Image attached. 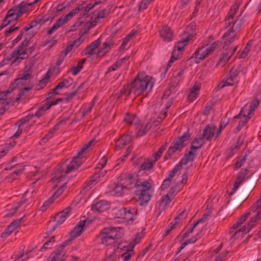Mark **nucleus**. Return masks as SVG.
<instances>
[{"mask_svg": "<svg viewBox=\"0 0 261 261\" xmlns=\"http://www.w3.org/2000/svg\"><path fill=\"white\" fill-rule=\"evenodd\" d=\"M153 85L151 76L147 75L145 72H141L138 73L130 85L124 86L121 90V94L125 96L126 98L130 97L133 94L135 96H138L147 90L150 91Z\"/></svg>", "mask_w": 261, "mask_h": 261, "instance_id": "nucleus-1", "label": "nucleus"}, {"mask_svg": "<svg viewBox=\"0 0 261 261\" xmlns=\"http://www.w3.org/2000/svg\"><path fill=\"white\" fill-rule=\"evenodd\" d=\"M94 141L91 140L88 143L85 144L81 149L80 151L77 153L76 156H74L71 161L70 162L69 164L62 163L59 164L57 167V170L58 172H61L60 175L57 177V179L59 181L61 179L63 176H65L66 174L72 172V171L75 170L82 164V159L83 157L82 154L90 147L93 143ZM59 173H58V174Z\"/></svg>", "mask_w": 261, "mask_h": 261, "instance_id": "nucleus-2", "label": "nucleus"}, {"mask_svg": "<svg viewBox=\"0 0 261 261\" xmlns=\"http://www.w3.org/2000/svg\"><path fill=\"white\" fill-rule=\"evenodd\" d=\"M135 193L138 197V202L140 205L147 203L151 198L153 191V182L151 179L137 180L135 183Z\"/></svg>", "mask_w": 261, "mask_h": 261, "instance_id": "nucleus-3", "label": "nucleus"}, {"mask_svg": "<svg viewBox=\"0 0 261 261\" xmlns=\"http://www.w3.org/2000/svg\"><path fill=\"white\" fill-rule=\"evenodd\" d=\"M259 104L257 100H254L249 106L246 105L242 108L238 115L233 117V120H239L237 129L239 132L247 124L250 118V115L253 114Z\"/></svg>", "mask_w": 261, "mask_h": 261, "instance_id": "nucleus-4", "label": "nucleus"}, {"mask_svg": "<svg viewBox=\"0 0 261 261\" xmlns=\"http://www.w3.org/2000/svg\"><path fill=\"white\" fill-rule=\"evenodd\" d=\"M120 227L104 228L100 231V238L102 244L106 246L114 244L121 237Z\"/></svg>", "mask_w": 261, "mask_h": 261, "instance_id": "nucleus-5", "label": "nucleus"}, {"mask_svg": "<svg viewBox=\"0 0 261 261\" xmlns=\"http://www.w3.org/2000/svg\"><path fill=\"white\" fill-rule=\"evenodd\" d=\"M30 4L21 2L19 5L13 7L8 12L7 15L0 27V30L4 27L10 23L11 22L18 19L23 14L27 12Z\"/></svg>", "mask_w": 261, "mask_h": 261, "instance_id": "nucleus-6", "label": "nucleus"}, {"mask_svg": "<svg viewBox=\"0 0 261 261\" xmlns=\"http://www.w3.org/2000/svg\"><path fill=\"white\" fill-rule=\"evenodd\" d=\"M243 22L241 19H237L233 25L229 27L222 36L224 47H228L235 40L239 39V33L241 30Z\"/></svg>", "mask_w": 261, "mask_h": 261, "instance_id": "nucleus-7", "label": "nucleus"}, {"mask_svg": "<svg viewBox=\"0 0 261 261\" xmlns=\"http://www.w3.org/2000/svg\"><path fill=\"white\" fill-rule=\"evenodd\" d=\"M195 35V25L191 23L186 28L181 35V40L177 42L173 51H176V53H182L184 47L188 44L189 41L193 38Z\"/></svg>", "mask_w": 261, "mask_h": 261, "instance_id": "nucleus-8", "label": "nucleus"}, {"mask_svg": "<svg viewBox=\"0 0 261 261\" xmlns=\"http://www.w3.org/2000/svg\"><path fill=\"white\" fill-rule=\"evenodd\" d=\"M221 45V42L219 41H215L211 45L206 46L204 49L203 48H197L194 53L193 54L192 58H195V62L199 63L200 61H203L206 58L210 55L212 54L215 50L218 48Z\"/></svg>", "mask_w": 261, "mask_h": 261, "instance_id": "nucleus-9", "label": "nucleus"}, {"mask_svg": "<svg viewBox=\"0 0 261 261\" xmlns=\"http://www.w3.org/2000/svg\"><path fill=\"white\" fill-rule=\"evenodd\" d=\"M251 212L253 215L247 226H244L240 229L237 230L234 233L235 235L241 232H243L242 236L246 234L261 219V206L253 204L252 206Z\"/></svg>", "mask_w": 261, "mask_h": 261, "instance_id": "nucleus-10", "label": "nucleus"}, {"mask_svg": "<svg viewBox=\"0 0 261 261\" xmlns=\"http://www.w3.org/2000/svg\"><path fill=\"white\" fill-rule=\"evenodd\" d=\"M188 139V134L186 132L184 133L181 137L176 138L168 148L166 153L165 158H167V156L170 157L174 153L181 151L182 149L185 146L184 142L187 141Z\"/></svg>", "mask_w": 261, "mask_h": 261, "instance_id": "nucleus-11", "label": "nucleus"}, {"mask_svg": "<svg viewBox=\"0 0 261 261\" xmlns=\"http://www.w3.org/2000/svg\"><path fill=\"white\" fill-rule=\"evenodd\" d=\"M80 10V9L79 7H76L75 8L72 10L70 12H69L65 16H62L58 20H57L55 23L53 24V25L48 30L47 32V35H51L54 32L56 31L60 27H62L64 24L67 23L69 20H70L74 15H75L77 13H79Z\"/></svg>", "mask_w": 261, "mask_h": 261, "instance_id": "nucleus-12", "label": "nucleus"}, {"mask_svg": "<svg viewBox=\"0 0 261 261\" xmlns=\"http://www.w3.org/2000/svg\"><path fill=\"white\" fill-rule=\"evenodd\" d=\"M137 213L135 207H123L118 210L116 213V216L118 218L122 219L125 222L132 223Z\"/></svg>", "mask_w": 261, "mask_h": 261, "instance_id": "nucleus-13", "label": "nucleus"}, {"mask_svg": "<svg viewBox=\"0 0 261 261\" xmlns=\"http://www.w3.org/2000/svg\"><path fill=\"white\" fill-rule=\"evenodd\" d=\"M30 40L25 38L22 42L11 53L10 56L11 58H14L13 60L12 64L17 65L22 60L28 58L27 56L21 55V51L26 47L29 42Z\"/></svg>", "mask_w": 261, "mask_h": 261, "instance_id": "nucleus-14", "label": "nucleus"}, {"mask_svg": "<svg viewBox=\"0 0 261 261\" xmlns=\"http://www.w3.org/2000/svg\"><path fill=\"white\" fill-rule=\"evenodd\" d=\"M174 192V190L172 188L169 192L165 195L163 196L161 198L160 200L157 202L156 207L159 211V215L167 208L172 201V200L174 197V196H173Z\"/></svg>", "mask_w": 261, "mask_h": 261, "instance_id": "nucleus-15", "label": "nucleus"}, {"mask_svg": "<svg viewBox=\"0 0 261 261\" xmlns=\"http://www.w3.org/2000/svg\"><path fill=\"white\" fill-rule=\"evenodd\" d=\"M62 101L63 99L61 98H58L54 100L50 98L47 99V101L37 109L35 114H33L34 117L36 116L37 118H40L44 115L45 112L49 110L53 106L57 105Z\"/></svg>", "mask_w": 261, "mask_h": 261, "instance_id": "nucleus-16", "label": "nucleus"}, {"mask_svg": "<svg viewBox=\"0 0 261 261\" xmlns=\"http://www.w3.org/2000/svg\"><path fill=\"white\" fill-rule=\"evenodd\" d=\"M240 4L238 2H236L231 7L227 16L224 20V28L227 29L231 25H233L237 19L234 20V16L236 14L237 11L239 9Z\"/></svg>", "mask_w": 261, "mask_h": 261, "instance_id": "nucleus-17", "label": "nucleus"}, {"mask_svg": "<svg viewBox=\"0 0 261 261\" xmlns=\"http://www.w3.org/2000/svg\"><path fill=\"white\" fill-rule=\"evenodd\" d=\"M67 243H64L61 244L53 253L50 255L51 261H64L65 259V251L64 247Z\"/></svg>", "mask_w": 261, "mask_h": 261, "instance_id": "nucleus-18", "label": "nucleus"}, {"mask_svg": "<svg viewBox=\"0 0 261 261\" xmlns=\"http://www.w3.org/2000/svg\"><path fill=\"white\" fill-rule=\"evenodd\" d=\"M66 182H65L63 186H61L46 201H45L43 205L41 207V210L44 211L53 203L55 199L60 196L66 188Z\"/></svg>", "mask_w": 261, "mask_h": 261, "instance_id": "nucleus-19", "label": "nucleus"}, {"mask_svg": "<svg viewBox=\"0 0 261 261\" xmlns=\"http://www.w3.org/2000/svg\"><path fill=\"white\" fill-rule=\"evenodd\" d=\"M70 211V207H67L57 215L56 217V223L53 226L52 228H50L49 230L50 233L54 231L59 225L62 224L65 221Z\"/></svg>", "mask_w": 261, "mask_h": 261, "instance_id": "nucleus-20", "label": "nucleus"}, {"mask_svg": "<svg viewBox=\"0 0 261 261\" xmlns=\"http://www.w3.org/2000/svg\"><path fill=\"white\" fill-rule=\"evenodd\" d=\"M217 127L213 124H208L203 130L202 137L205 141H211L216 137Z\"/></svg>", "mask_w": 261, "mask_h": 261, "instance_id": "nucleus-21", "label": "nucleus"}, {"mask_svg": "<svg viewBox=\"0 0 261 261\" xmlns=\"http://www.w3.org/2000/svg\"><path fill=\"white\" fill-rule=\"evenodd\" d=\"M98 171L97 172L95 173L91 177L89 181L86 183V185L84 186V189H86V190H89L91 188V186L95 185L98 181L99 180L100 177H104L107 172V170H102V169H98Z\"/></svg>", "mask_w": 261, "mask_h": 261, "instance_id": "nucleus-22", "label": "nucleus"}, {"mask_svg": "<svg viewBox=\"0 0 261 261\" xmlns=\"http://www.w3.org/2000/svg\"><path fill=\"white\" fill-rule=\"evenodd\" d=\"M114 41L111 36L108 37L102 43L100 49L97 53V56L100 57L106 55L113 46Z\"/></svg>", "mask_w": 261, "mask_h": 261, "instance_id": "nucleus-23", "label": "nucleus"}, {"mask_svg": "<svg viewBox=\"0 0 261 261\" xmlns=\"http://www.w3.org/2000/svg\"><path fill=\"white\" fill-rule=\"evenodd\" d=\"M160 37L165 41L170 42L173 40V32L168 25H163L159 31Z\"/></svg>", "mask_w": 261, "mask_h": 261, "instance_id": "nucleus-24", "label": "nucleus"}, {"mask_svg": "<svg viewBox=\"0 0 261 261\" xmlns=\"http://www.w3.org/2000/svg\"><path fill=\"white\" fill-rule=\"evenodd\" d=\"M73 80L68 77L66 79H64L62 81L59 83V84L51 90V92L49 93L48 95H50L49 98L51 97L53 95H57L59 93L57 92V90H60L63 88H68L72 83Z\"/></svg>", "mask_w": 261, "mask_h": 261, "instance_id": "nucleus-25", "label": "nucleus"}, {"mask_svg": "<svg viewBox=\"0 0 261 261\" xmlns=\"http://www.w3.org/2000/svg\"><path fill=\"white\" fill-rule=\"evenodd\" d=\"M130 56L127 55L124 58L117 60L108 69L107 72L116 70L123 65L127 66L129 64V59Z\"/></svg>", "mask_w": 261, "mask_h": 261, "instance_id": "nucleus-26", "label": "nucleus"}, {"mask_svg": "<svg viewBox=\"0 0 261 261\" xmlns=\"http://www.w3.org/2000/svg\"><path fill=\"white\" fill-rule=\"evenodd\" d=\"M110 207V204L107 201L101 200L93 203L91 206V210L94 212L101 213L109 209Z\"/></svg>", "mask_w": 261, "mask_h": 261, "instance_id": "nucleus-27", "label": "nucleus"}, {"mask_svg": "<svg viewBox=\"0 0 261 261\" xmlns=\"http://www.w3.org/2000/svg\"><path fill=\"white\" fill-rule=\"evenodd\" d=\"M123 121L128 125H133L136 128L140 126L138 118L134 114L126 113L123 119Z\"/></svg>", "mask_w": 261, "mask_h": 261, "instance_id": "nucleus-28", "label": "nucleus"}, {"mask_svg": "<svg viewBox=\"0 0 261 261\" xmlns=\"http://www.w3.org/2000/svg\"><path fill=\"white\" fill-rule=\"evenodd\" d=\"M136 177L132 174H127L125 177L121 180V182L126 189H132L134 187L135 183L137 181Z\"/></svg>", "mask_w": 261, "mask_h": 261, "instance_id": "nucleus-29", "label": "nucleus"}, {"mask_svg": "<svg viewBox=\"0 0 261 261\" xmlns=\"http://www.w3.org/2000/svg\"><path fill=\"white\" fill-rule=\"evenodd\" d=\"M86 220H81L74 227L73 230L71 232V237L77 238L79 237L84 230Z\"/></svg>", "mask_w": 261, "mask_h": 261, "instance_id": "nucleus-30", "label": "nucleus"}, {"mask_svg": "<svg viewBox=\"0 0 261 261\" xmlns=\"http://www.w3.org/2000/svg\"><path fill=\"white\" fill-rule=\"evenodd\" d=\"M132 140V136L126 134L122 135L120 138L116 142V148L117 149H121L123 148L125 145L129 143Z\"/></svg>", "mask_w": 261, "mask_h": 261, "instance_id": "nucleus-31", "label": "nucleus"}, {"mask_svg": "<svg viewBox=\"0 0 261 261\" xmlns=\"http://www.w3.org/2000/svg\"><path fill=\"white\" fill-rule=\"evenodd\" d=\"M155 159L152 156L150 158L146 159L140 166V170L149 171L153 168L156 162Z\"/></svg>", "mask_w": 261, "mask_h": 261, "instance_id": "nucleus-32", "label": "nucleus"}, {"mask_svg": "<svg viewBox=\"0 0 261 261\" xmlns=\"http://www.w3.org/2000/svg\"><path fill=\"white\" fill-rule=\"evenodd\" d=\"M24 170V167L22 165H18L15 170L10 174L7 178L9 181H12L18 178L22 173Z\"/></svg>", "mask_w": 261, "mask_h": 261, "instance_id": "nucleus-33", "label": "nucleus"}, {"mask_svg": "<svg viewBox=\"0 0 261 261\" xmlns=\"http://www.w3.org/2000/svg\"><path fill=\"white\" fill-rule=\"evenodd\" d=\"M196 156V151L194 150H190L188 153L186 154L184 158L179 162L181 165H187L189 162L194 161Z\"/></svg>", "mask_w": 261, "mask_h": 261, "instance_id": "nucleus-34", "label": "nucleus"}, {"mask_svg": "<svg viewBox=\"0 0 261 261\" xmlns=\"http://www.w3.org/2000/svg\"><path fill=\"white\" fill-rule=\"evenodd\" d=\"M200 86L199 84H195L193 87L191 91L188 95V100L190 102H193L196 99L199 95V92Z\"/></svg>", "mask_w": 261, "mask_h": 261, "instance_id": "nucleus-35", "label": "nucleus"}, {"mask_svg": "<svg viewBox=\"0 0 261 261\" xmlns=\"http://www.w3.org/2000/svg\"><path fill=\"white\" fill-rule=\"evenodd\" d=\"M32 73V65H27L23 68V72L19 75L18 80H28L30 78Z\"/></svg>", "mask_w": 261, "mask_h": 261, "instance_id": "nucleus-36", "label": "nucleus"}, {"mask_svg": "<svg viewBox=\"0 0 261 261\" xmlns=\"http://www.w3.org/2000/svg\"><path fill=\"white\" fill-rule=\"evenodd\" d=\"M15 144V142L12 141L9 143L5 144L4 145H2L0 148V159L4 156Z\"/></svg>", "mask_w": 261, "mask_h": 261, "instance_id": "nucleus-37", "label": "nucleus"}, {"mask_svg": "<svg viewBox=\"0 0 261 261\" xmlns=\"http://www.w3.org/2000/svg\"><path fill=\"white\" fill-rule=\"evenodd\" d=\"M237 83H238L237 80H236L235 78L233 80H231L228 76H226V77L223 79L218 85V87L219 89H222L226 86H233Z\"/></svg>", "mask_w": 261, "mask_h": 261, "instance_id": "nucleus-38", "label": "nucleus"}, {"mask_svg": "<svg viewBox=\"0 0 261 261\" xmlns=\"http://www.w3.org/2000/svg\"><path fill=\"white\" fill-rule=\"evenodd\" d=\"M205 140L201 137L200 138H195L192 142L191 146L192 150H196L197 149L200 148L204 144Z\"/></svg>", "mask_w": 261, "mask_h": 261, "instance_id": "nucleus-39", "label": "nucleus"}, {"mask_svg": "<svg viewBox=\"0 0 261 261\" xmlns=\"http://www.w3.org/2000/svg\"><path fill=\"white\" fill-rule=\"evenodd\" d=\"M30 89H31V87H24L22 89V90L18 93L17 97L15 99V101L19 103L24 100L27 97V92H28Z\"/></svg>", "mask_w": 261, "mask_h": 261, "instance_id": "nucleus-40", "label": "nucleus"}, {"mask_svg": "<svg viewBox=\"0 0 261 261\" xmlns=\"http://www.w3.org/2000/svg\"><path fill=\"white\" fill-rule=\"evenodd\" d=\"M251 215L250 212L247 213L241 216L231 227V229H236L239 228L241 224L247 219L249 216Z\"/></svg>", "mask_w": 261, "mask_h": 261, "instance_id": "nucleus-41", "label": "nucleus"}, {"mask_svg": "<svg viewBox=\"0 0 261 261\" xmlns=\"http://www.w3.org/2000/svg\"><path fill=\"white\" fill-rule=\"evenodd\" d=\"M86 60L85 59H83L82 60L79 61L77 62V65L73 66L71 69L70 71L73 75H75L81 71V70L83 68V64L85 63Z\"/></svg>", "mask_w": 261, "mask_h": 261, "instance_id": "nucleus-42", "label": "nucleus"}, {"mask_svg": "<svg viewBox=\"0 0 261 261\" xmlns=\"http://www.w3.org/2000/svg\"><path fill=\"white\" fill-rule=\"evenodd\" d=\"M49 77V76L47 73L45 76L39 81V83L35 87V90L38 91L44 88L48 82Z\"/></svg>", "mask_w": 261, "mask_h": 261, "instance_id": "nucleus-43", "label": "nucleus"}, {"mask_svg": "<svg viewBox=\"0 0 261 261\" xmlns=\"http://www.w3.org/2000/svg\"><path fill=\"white\" fill-rule=\"evenodd\" d=\"M107 13L104 10L99 11L94 19V22L96 23L102 22L104 18L107 16Z\"/></svg>", "mask_w": 261, "mask_h": 261, "instance_id": "nucleus-44", "label": "nucleus"}, {"mask_svg": "<svg viewBox=\"0 0 261 261\" xmlns=\"http://www.w3.org/2000/svg\"><path fill=\"white\" fill-rule=\"evenodd\" d=\"M182 168V165L181 163L177 164L174 168L171 170L169 171L168 174V177L167 178L171 180L173 177L175 176L178 171H179Z\"/></svg>", "mask_w": 261, "mask_h": 261, "instance_id": "nucleus-45", "label": "nucleus"}, {"mask_svg": "<svg viewBox=\"0 0 261 261\" xmlns=\"http://www.w3.org/2000/svg\"><path fill=\"white\" fill-rule=\"evenodd\" d=\"M135 33L136 32L132 31L123 39L122 43L120 46V48L121 49H124L126 47L128 42L135 36Z\"/></svg>", "mask_w": 261, "mask_h": 261, "instance_id": "nucleus-46", "label": "nucleus"}, {"mask_svg": "<svg viewBox=\"0 0 261 261\" xmlns=\"http://www.w3.org/2000/svg\"><path fill=\"white\" fill-rule=\"evenodd\" d=\"M151 125L150 123H147L145 126H141L137 132L138 136H142L147 133L150 129Z\"/></svg>", "mask_w": 261, "mask_h": 261, "instance_id": "nucleus-47", "label": "nucleus"}, {"mask_svg": "<svg viewBox=\"0 0 261 261\" xmlns=\"http://www.w3.org/2000/svg\"><path fill=\"white\" fill-rule=\"evenodd\" d=\"M240 73L239 70L237 68L233 67L230 71L229 73L227 74V76L231 80H233L234 78L237 80V82H239L238 75Z\"/></svg>", "mask_w": 261, "mask_h": 261, "instance_id": "nucleus-48", "label": "nucleus"}, {"mask_svg": "<svg viewBox=\"0 0 261 261\" xmlns=\"http://www.w3.org/2000/svg\"><path fill=\"white\" fill-rule=\"evenodd\" d=\"M125 189H126V188H124V186L120 181L119 184L115 185L113 191L116 195H121Z\"/></svg>", "mask_w": 261, "mask_h": 261, "instance_id": "nucleus-49", "label": "nucleus"}, {"mask_svg": "<svg viewBox=\"0 0 261 261\" xmlns=\"http://www.w3.org/2000/svg\"><path fill=\"white\" fill-rule=\"evenodd\" d=\"M154 0H141L138 6V11L140 12L144 11L147 9L148 6Z\"/></svg>", "mask_w": 261, "mask_h": 261, "instance_id": "nucleus-50", "label": "nucleus"}, {"mask_svg": "<svg viewBox=\"0 0 261 261\" xmlns=\"http://www.w3.org/2000/svg\"><path fill=\"white\" fill-rule=\"evenodd\" d=\"M8 102L7 101V93L5 92H0V107H7Z\"/></svg>", "mask_w": 261, "mask_h": 261, "instance_id": "nucleus-51", "label": "nucleus"}, {"mask_svg": "<svg viewBox=\"0 0 261 261\" xmlns=\"http://www.w3.org/2000/svg\"><path fill=\"white\" fill-rule=\"evenodd\" d=\"M24 247L21 246L19 248L20 251L13 254L12 256V258L15 259V260H18L20 258H22L24 256Z\"/></svg>", "mask_w": 261, "mask_h": 261, "instance_id": "nucleus-52", "label": "nucleus"}, {"mask_svg": "<svg viewBox=\"0 0 261 261\" xmlns=\"http://www.w3.org/2000/svg\"><path fill=\"white\" fill-rule=\"evenodd\" d=\"M231 56L230 55V53L223 54L219 60L218 64L223 66L226 63V62L228 61Z\"/></svg>", "mask_w": 261, "mask_h": 261, "instance_id": "nucleus-53", "label": "nucleus"}, {"mask_svg": "<svg viewBox=\"0 0 261 261\" xmlns=\"http://www.w3.org/2000/svg\"><path fill=\"white\" fill-rule=\"evenodd\" d=\"M20 29V26L15 24L12 26L6 29L5 31V35L8 36L12 33L17 31Z\"/></svg>", "mask_w": 261, "mask_h": 261, "instance_id": "nucleus-54", "label": "nucleus"}, {"mask_svg": "<svg viewBox=\"0 0 261 261\" xmlns=\"http://www.w3.org/2000/svg\"><path fill=\"white\" fill-rule=\"evenodd\" d=\"M166 149V145H162L155 153L152 156L155 159V160L158 161L162 156L163 153Z\"/></svg>", "mask_w": 261, "mask_h": 261, "instance_id": "nucleus-55", "label": "nucleus"}, {"mask_svg": "<svg viewBox=\"0 0 261 261\" xmlns=\"http://www.w3.org/2000/svg\"><path fill=\"white\" fill-rule=\"evenodd\" d=\"M187 214L185 211H182L173 220L176 223H179L184 220L187 217Z\"/></svg>", "mask_w": 261, "mask_h": 261, "instance_id": "nucleus-56", "label": "nucleus"}, {"mask_svg": "<svg viewBox=\"0 0 261 261\" xmlns=\"http://www.w3.org/2000/svg\"><path fill=\"white\" fill-rule=\"evenodd\" d=\"M94 102H93V101H91L87 105H86L84 106V108L83 111V115H85L88 114L89 113L91 112L92 109H93V108L94 107Z\"/></svg>", "mask_w": 261, "mask_h": 261, "instance_id": "nucleus-57", "label": "nucleus"}, {"mask_svg": "<svg viewBox=\"0 0 261 261\" xmlns=\"http://www.w3.org/2000/svg\"><path fill=\"white\" fill-rule=\"evenodd\" d=\"M248 173L247 169H242L238 173L236 179L243 182Z\"/></svg>", "mask_w": 261, "mask_h": 261, "instance_id": "nucleus-58", "label": "nucleus"}, {"mask_svg": "<svg viewBox=\"0 0 261 261\" xmlns=\"http://www.w3.org/2000/svg\"><path fill=\"white\" fill-rule=\"evenodd\" d=\"M55 237H52L48 241L45 243L43 246V247L41 248V251H43L51 246L54 243H55Z\"/></svg>", "mask_w": 261, "mask_h": 261, "instance_id": "nucleus-59", "label": "nucleus"}, {"mask_svg": "<svg viewBox=\"0 0 261 261\" xmlns=\"http://www.w3.org/2000/svg\"><path fill=\"white\" fill-rule=\"evenodd\" d=\"M41 20L40 19H38V20H34L32 21L30 24L25 26L24 28H23V32H27L30 29L37 27V24H39L40 23Z\"/></svg>", "mask_w": 261, "mask_h": 261, "instance_id": "nucleus-60", "label": "nucleus"}, {"mask_svg": "<svg viewBox=\"0 0 261 261\" xmlns=\"http://www.w3.org/2000/svg\"><path fill=\"white\" fill-rule=\"evenodd\" d=\"M204 222V219L203 218H201V219H199L196 222V223L193 225V226L192 227V228L190 229V230L189 231V232H186L185 234H184V238H188V237H189L190 236V234L192 233L193 232V230H194V229L197 227V225H198L200 223H202V222Z\"/></svg>", "mask_w": 261, "mask_h": 261, "instance_id": "nucleus-61", "label": "nucleus"}, {"mask_svg": "<svg viewBox=\"0 0 261 261\" xmlns=\"http://www.w3.org/2000/svg\"><path fill=\"white\" fill-rule=\"evenodd\" d=\"M22 218L13 221L8 226L9 229H11L13 232L19 226Z\"/></svg>", "mask_w": 261, "mask_h": 261, "instance_id": "nucleus-62", "label": "nucleus"}, {"mask_svg": "<svg viewBox=\"0 0 261 261\" xmlns=\"http://www.w3.org/2000/svg\"><path fill=\"white\" fill-rule=\"evenodd\" d=\"M184 74V70L182 69H179L176 70L173 74V78L175 79L176 81H180L181 77Z\"/></svg>", "mask_w": 261, "mask_h": 261, "instance_id": "nucleus-63", "label": "nucleus"}, {"mask_svg": "<svg viewBox=\"0 0 261 261\" xmlns=\"http://www.w3.org/2000/svg\"><path fill=\"white\" fill-rule=\"evenodd\" d=\"M107 161H108L107 158L103 156L100 160L98 164H97L96 169H102L103 168V167L106 166Z\"/></svg>", "mask_w": 261, "mask_h": 261, "instance_id": "nucleus-64", "label": "nucleus"}]
</instances>
